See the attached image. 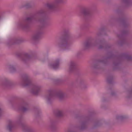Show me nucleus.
I'll return each instance as SVG.
<instances>
[{"instance_id": "obj_31", "label": "nucleus", "mask_w": 132, "mask_h": 132, "mask_svg": "<svg viewBox=\"0 0 132 132\" xmlns=\"http://www.w3.org/2000/svg\"><path fill=\"white\" fill-rule=\"evenodd\" d=\"M3 113V110L1 105H0V117L2 116Z\"/></svg>"}, {"instance_id": "obj_15", "label": "nucleus", "mask_w": 132, "mask_h": 132, "mask_svg": "<svg viewBox=\"0 0 132 132\" xmlns=\"http://www.w3.org/2000/svg\"><path fill=\"white\" fill-rule=\"evenodd\" d=\"M57 121L53 119H50L49 128L51 132H57V128L55 126V123Z\"/></svg>"}, {"instance_id": "obj_30", "label": "nucleus", "mask_w": 132, "mask_h": 132, "mask_svg": "<svg viewBox=\"0 0 132 132\" xmlns=\"http://www.w3.org/2000/svg\"><path fill=\"white\" fill-rule=\"evenodd\" d=\"M102 123L100 121L98 120H97L95 122L94 125V127L95 128L99 127L100 126L102 125Z\"/></svg>"}, {"instance_id": "obj_12", "label": "nucleus", "mask_w": 132, "mask_h": 132, "mask_svg": "<svg viewBox=\"0 0 132 132\" xmlns=\"http://www.w3.org/2000/svg\"><path fill=\"white\" fill-rule=\"evenodd\" d=\"M93 11V9L92 7H83L81 10L80 15L85 18H87L92 15Z\"/></svg>"}, {"instance_id": "obj_16", "label": "nucleus", "mask_w": 132, "mask_h": 132, "mask_svg": "<svg viewBox=\"0 0 132 132\" xmlns=\"http://www.w3.org/2000/svg\"><path fill=\"white\" fill-rule=\"evenodd\" d=\"M60 60L59 59H56L54 62L52 63H50L49 65L51 67L53 68L54 69L56 70L59 68L60 64Z\"/></svg>"}, {"instance_id": "obj_33", "label": "nucleus", "mask_w": 132, "mask_h": 132, "mask_svg": "<svg viewBox=\"0 0 132 132\" xmlns=\"http://www.w3.org/2000/svg\"><path fill=\"white\" fill-rule=\"evenodd\" d=\"M3 16V13L0 11V21L1 20Z\"/></svg>"}, {"instance_id": "obj_10", "label": "nucleus", "mask_w": 132, "mask_h": 132, "mask_svg": "<svg viewBox=\"0 0 132 132\" xmlns=\"http://www.w3.org/2000/svg\"><path fill=\"white\" fill-rule=\"evenodd\" d=\"M16 106L19 111L23 113L29 112L31 110L30 105L27 102L23 101L16 104Z\"/></svg>"}, {"instance_id": "obj_13", "label": "nucleus", "mask_w": 132, "mask_h": 132, "mask_svg": "<svg viewBox=\"0 0 132 132\" xmlns=\"http://www.w3.org/2000/svg\"><path fill=\"white\" fill-rule=\"evenodd\" d=\"M17 56L20 58L21 61L24 63H27L31 59L35 58V56L33 55H30L26 53H18Z\"/></svg>"}, {"instance_id": "obj_37", "label": "nucleus", "mask_w": 132, "mask_h": 132, "mask_svg": "<svg viewBox=\"0 0 132 132\" xmlns=\"http://www.w3.org/2000/svg\"><path fill=\"white\" fill-rule=\"evenodd\" d=\"M109 89H110V90H111V88H110Z\"/></svg>"}, {"instance_id": "obj_1", "label": "nucleus", "mask_w": 132, "mask_h": 132, "mask_svg": "<svg viewBox=\"0 0 132 132\" xmlns=\"http://www.w3.org/2000/svg\"><path fill=\"white\" fill-rule=\"evenodd\" d=\"M63 2V0H55L54 3H47L45 5L46 9H40L36 11L30 16L27 17L25 19L18 21L17 24V27L27 31L30 28L33 20L39 23L40 24L38 26L37 30L31 38L32 41L34 44H37L42 35L44 33V29L48 25L46 20L48 19V14L57 10V7L56 4L62 3Z\"/></svg>"}, {"instance_id": "obj_25", "label": "nucleus", "mask_w": 132, "mask_h": 132, "mask_svg": "<svg viewBox=\"0 0 132 132\" xmlns=\"http://www.w3.org/2000/svg\"><path fill=\"white\" fill-rule=\"evenodd\" d=\"M113 79V77L112 75L109 76L107 79L108 83L110 84H112Z\"/></svg>"}, {"instance_id": "obj_29", "label": "nucleus", "mask_w": 132, "mask_h": 132, "mask_svg": "<svg viewBox=\"0 0 132 132\" xmlns=\"http://www.w3.org/2000/svg\"><path fill=\"white\" fill-rule=\"evenodd\" d=\"M110 96L113 97L114 98H117L118 97V95L113 90L111 91Z\"/></svg>"}, {"instance_id": "obj_6", "label": "nucleus", "mask_w": 132, "mask_h": 132, "mask_svg": "<svg viewBox=\"0 0 132 132\" xmlns=\"http://www.w3.org/2000/svg\"><path fill=\"white\" fill-rule=\"evenodd\" d=\"M23 120V116L20 115L17 117V121L16 123L12 120H9L8 125L6 127L7 129L10 132H12L15 128L16 125L21 126L23 131L25 132H34L33 129L29 127L22 122Z\"/></svg>"}, {"instance_id": "obj_21", "label": "nucleus", "mask_w": 132, "mask_h": 132, "mask_svg": "<svg viewBox=\"0 0 132 132\" xmlns=\"http://www.w3.org/2000/svg\"><path fill=\"white\" fill-rule=\"evenodd\" d=\"M34 110L35 115L36 118H38L41 116V112L40 110L39 109L37 108H35Z\"/></svg>"}, {"instance_id": "obj_8", "label": "nucleus", "mask_w": 132, "mask_h": 132, "mask_svg": "<svg viewBox=\"0 0 132 132\" xmlns=\"http://www.w3.org/2000/svg\"><path fill=\"white\" fill-rule=\"evenodd\" d=\"M21 84L24 87H31V92L34 95H38L41 91V86L37 84H33L30 76L27 74L22 76Z\"/></svg>"}, {"instance_id": "obj_34", "label": "nucleus", "mask_w": 132, "mask_h": 132, "mask_svg": "<svg viewBox=\"0 0 132 132\" xmlns=\"http://www.w3.org/2000/svg\"><path fill=\"white\" fill-rule=\"evenodd\" d=\"M102 102H106L108 101V100L105 98H103L102 99Z\"/></svg>"}, {"instance_id": "obj_35", "label": "nucleus", "mask_w": 132, "mask_h": 132, "mask_svg": "<svg viewBox=\"0 0 132 132\" xmlns=\"http://www.w3.org/2000/svg\"><path fill=\"white\" fill-rule=\"evenodd\" d=\"M3 33L1 32H0V36L3 37Z\"/></svg>"}, {"instance_id": "obj_9", "label": "nucleus", "mask_w": 132, "mask_h": 132, "mask_svg": "<svg viewBox=\"0 0 132 132\" xmlns=\"http://www.w3.org/2000/svg\"><path fill=\"white\" fill-rule=\"evenodd\" d=\"M92 112H89L87 114L84 116L82 118V120L80 123V125L78 127L79 129L81 130H84L87 128V125L90 122H92Z\"/></svg>"}, {"instance_id": "obj_27", "label": "nucleus", "mask_w": 132, "mask_h": 132, "mask_svg": "<svg viewBox=\"0 0 132 132\" xmlns=\"http://www.w3.org/2000/svg\"><path fill=\"white\" fill-rule=\"evenodd\" d=\"M89 27L88 24H85L81 25L80 27V29L81 30H85L88 28Z\"/></svg>"}, {"instance_id": "obj_2", "label": "nucleus", "mask_w": 132, "mask_h": 132, "mask_svg": "<svg viewBox=\"0 0 132 132\" xmlns=\"http://www.w3.org/2000/svg\"><path fill=\"white\" fill-rule=\"evenodd\" d=\"M117 51H110L107 53L108 56L104 59H100L96 60L92 67L93 72L95 73L98 72V70L102 68V65L107 66L110 64L108 59L114 60L113 63V69L114 70H119L121 61L125 59L128 61H132V57L128 53H123L118 54Z\"/></svg>"}, {"instance_id": "obj_32", "label": "nucleus", "mask_w": 132, "mask_h": 132, "mask_svg": "<svg viewBox=\"0 0 132 132\" xmlns=\"http://www.w3.org/2000/svg\"><path fill=\"white\" fill-rule=\"evenodd\" d=\"M67 132H77L74 131L73 130L71 129H69L68 130Z\"/></svg>"}, {"instance_id": "obj_22", "label": "nucleus", "mask_w": 132, "mask_h": 132, "mask_svg": "<svg viewBox=\"0 0 132 132\" xmlns=\"http://www.w3.org/2000/svg\"><path fill=\"white\" fill-rule=\"evenodd\" d=\"M127 118V116H126L117 115L116 117V119L118 122L122 121Z\"/></svg>"}, {"instance_id": "obj_19", "label": "nucleus", "mask_w": 132, "mask_h": 132, "mask_svg": "<svg viewBox=\"0 0 132 132\" xmlns=\"http://www.w3.org/2000/svg\"><path fill=\"white\" fill-rule=\"evenodd\" d=\"M69 69L71 72H73L77 70L76 64L75 62L72 61L70 62L69 64Z\"/></svg>"}, {"instance_id": "obj_4", "label": "nucleus", "mask_w": 132, "mask_h": 132, "mask_svg": "<svg viewBox=\"0 0 132 132\" xmlns=\"http://www.w3.org/2000/svg\"><path fill=\"white\" fill-rule=\"evenodd\" d=\"M96 46H98V48L99 49H103L105 50L109 49L112 46L104 39L100 40L97 42L93 39L89 38L84 42V50H86Z\"/></svg>"}, {"instance_id": "obj_26", "label": "nucleus", "mask_w": 132, "mask_h": 132, "mask_svg": "<svg viewBox=\"0 0 132 132\" xmlns=\"http://www.w3.org/2000/svg\"><path fill=\"white\" fill-rule=\"evenodd\" d=\"M8 67L11 72H13L16 71V69L15 66L11 64L8 65Z\"/></svg>"}, {"instance_id": "obj_3", "label": "nucleus", "mask_w": 132, "mask_h": 132, "mask_svg": "<svg viewBox=\"0 0 132 132\" xmlns=\"http://www.w3.org/2000/svg\"><path fill=\"white\" fill-rule=\"evenodd\" d=\"M117 9L115 10V12L121 18L116 19L114 16H111L109 20V23L111 25H112L116 22H118L120 23L123 28L129 27L130 24V18L122 10V6H117Z\"/></svg>"}, {"instance_id": "obj_18", "label": "nucleus", "mask_w": 132, "mask_h": 132, "mask_svg": "<svg viewBox=\"0 0 132 132\" xmlns=\"http://www.w3.org/2000/svg\"><path fill=\"white\" fill-rule=\"evenodd\" d=\"M106 28L104 27H102L98 29V32L97 33V35L98 36H102L107 35V34L105 32Z\"/></svg>"}, {"instance_id": "obj_5", "label": "nucleus", "mask_w": 132, "mask_h": 132, "mask_svg": "<svg viewBox=\"0 0 132 132\" xmlns=\"http://www.w3.org/2000/svg\"><path fill=\"white\" fill-rule=\"evenodd\" d=\"M73 37L68 30H64L62 36L60 38L58 43L59 50L63 51L70 49L71 40Z\"/></svg>"}, {"instance_id": "obj_20", "label": "nucleus", "mask_w": 132, "mask_h": 132, "mask_svg": "<svg viewBox=\"0 0 132 132\" xmlns=\"http://www.w3.org/2000/svg\"><path fill=\"white\" fill-rule=\"evenodd\" d=\"M34 3L32 2H30L26 3L20 6V8H22L25 7L27 9L29 8L32 7L34 6Z\"/></svg>"}, {"instance_id": "obj_17", "label": "nucleus", "mask_w": 132, "mask_h": 132, "mask_svg": "<svg viewBox=\"0 0 132 132\" xmlns=\"http://www.w3.org/2000/svg\"><path fill=\"white\" fill-rule=\"evenodd\" d=\"M76 82L77 84L80 85L82 88L85 89L87 87V86L84 84L85 82L84 80L80 77H79L77 78Z\"/></svg>"}, {"instance_id": "obj_36", "label": "nucleus", "mask_w": 132, "mask_h": 132, "mask_svg": "<svg viewBox=\"0 0 132 132\" xmlns=\"http://www.w3.org/2000/svg\"><path fill=\"white\" fill-rule=\"evenodd\" d=\"M80 54V53H77V54H78V55H79Z\"/></svg>"}, {"instance_id": "obj_28", "label": "nucleus", "mask_w": 132, "mask_h": 132, "mask_svg": "<svg viewBox=\"0 0 132 132\" xmlns=\"http://www.w3.org/2000/svg\"><path fill=\"white\" fill-rule=\"evenodd\" d=\"M54 83L56 84H59L62 83L63 80L62 79H55L54 80Z\"/></svg>"}, {"instance_id": "obj_14", "label": "nucleus", "mask_w": 132, "mask_h": 132, "mask_svg": "<svg viewBox=\"0 0 132 132\" xmlns=\"http://www.w3.org/2000/svg\"><path fill=\"white\" fill-rule=\"evenodd\" d=\"M24 41L21 38H15L10 40L7 42V45L8 46H10L12 45L20 44Z\"/></svg>"}, {"instance_id": "obj_24", "label": "nucleus", "mask_w": 132, "mask_h": 132, "mask_svg": "<svg viewBox=\"0 0 132 132\" xmlns=\"http://www.w3.org/2000/svg\"><path fill=\"white\" fill-rule=\"evenodd\" d=\"M126 6H128L132 4V0H121Z\"/></svg>"}, {"instance_id": "obj_7", "label": "nucleus", "mask_w": 132, "mask_h": 132, "mask_svg": "<svg viewBox=\"0 0 132 132\" xmlns=\"http://www.w3.org/2000/svg\"><path fill=\"white\" fill-rule=\"evenodd\" d=\"M54 97H56L59 101H61L65 100L67 95L66 93L62 90L56 91L55 90L50 89L48 91L47 94L45 96L47 103L49 104L52 103Z\"/></svg>"}, {"instance_id": "obj_23", "label": "nucleus", "mask_w": 132, "mask_h": 132, "mask_svg": "<svg viewBox=\"0 0 132 132\" xmlns=\"http://www.w3.org/2000/svg\"><path fill=\"white\" fill-rule=\"evenodd\" d=\"M54 114L56 117L60 118L63 116V112L61 110H57L54 112Z\"/></svg>"}, {"instance_id": "obj_11", "label": "nucleus", "mask_w": 132, "mask_h": 132, "mask_svg": "<svg viewBox=\"0 0 132 132\" xmlns=\"http://www.w3.org/2000/svg\"><path fill=\"white\" fill-rule=\"evenodd\" d=\"M0 84L1 87L4 88H7L14 85L13 82L8 78L3 77L1 79Z\"/></svg>"}]
</instances>
